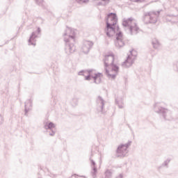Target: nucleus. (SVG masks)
Returning a JSON list of instances; mask_svg holds the SVG:
<instances>
[{"instance_id": "obj_1", "label": "nucleus", "mask_w": 178, "mask_h": 178, "mask_svg": "<svg viewBox=\"0 0 178 178\" xmlns=\"http://www.w3.org/2000/svg\"><path fill=\"white\" fill-rule=\"evenodd\" d=\"M106 33L108 37H113L114 35H116L118 44L122 42V33L119 29V26H106Z\"/></svg>"}, {"instance_id": "obj_2", "label": "nucleus", "mask_w": 178, "mask_h": 178, "mask_svg": "<svg viewBox=\"0 0 178 178\" xmlns=\"http://www.w3.org/2000/svg\"><path fill=\"white\" fill-rule=\"evenodd\" d=\"M106 74L108 79L112 80L116 79L118 74H119V66L112 63L109 65L106 66Z\"/></svg>"}, {"instance_id": "obj_3", "label": "nucleus", "mask_w": 178, "mask_h": 178, "mask_svg": "<svg viewBox=\"0 0 178 178\" xmlns=\"http://www.w3.org/2000/svg\"><path fill=\"white\" fill-rule=\"evenodd\" d=\"M122 26H124V27H129L131 33H134V31H138V27H137V24H136L131 19L124 20L122 22Z\"/></svg>"}, {"instance_id": "obj_4", "label": "nucleus", "mask_w": 178, "mask_h": 178, "mask_svg": "<svg viewBox=\"0 0 178 178\" xmlns=\"http://www.w3.org/2000/svg\"><path fill=\"white\" fill-rule=\"evenodd\" d=\"M90 77H92V79H94L95 83L96 84H99V83H101V80L102 79V74L97 73L95 70H92L89 72V76H86V80H90Z\"/></svg>"}, {"instance_id": "obj_5", "label": "nucleus", "mask_w": 178, "mask_h": 178, "mask_svg": "<svg viewBox=\"0 0 178 178\" xmlns=\"http://www.w3.org/2000/svg\"><path fill=\"white\" fill-rule=\"evenodd\" d=\"M118 24V17L115 13H111L108 15L106 20V26H115Z\"/></svg>"}, {"instance_id": "obj_6", "label": "nucleus", "mask_w": 178, "mask_h": 178, "mask_svg": "<svg viewBox=\"0 0 178 178\" xmlns=\"http://www.w3.org/2000/svg\"><path fill=\"white\" fill-rule=\"evenodd\" d=\"M127 148H128L127 145H120L118 148L117 152L118 154H122V155H124V152L127 151Z\"/></svg>"}, {"instance_id": "obj_7", "label": "nucleus", "mask_w": 178, "mask_h": 178, "mask_svg": "<svg viewBox=\"0 0 178 178\" xmlns=\"http://www.w3.org/2000/svg\"><path fill=\"white\" fill-rule=\"evenodd\" d=\"M115 60V56L113 54L106 56L104 58L105 63H109V62H113Z\"/></svg>"}, {"instance_id": "obj_8", "label": "nucleus", "mask_w": 178, "mask_h": 178, "mask_svg": "<svg viewBox=\"0 0 178 178\" xmlns=\"http://www.w3.org/2000/svg\"><path fill=\"white\" fill-rule=\"evenodd\" d=\"M45 127H46V129H47V127L48 129H54V127H55V124H54V123H52V122H49V123L46 124Z\"/></svg>"}, {"instance_id": "obj_9", "label": "nucleus", "mask_w": 178, "mask_h": 178, "mask_svg": "<svg viewBox=\"0 0 178 178\" xmlns=\"http://www.w3.org/2000/svg\"><path fill=\"white\" fill-rule=\"evenodd\" d=\"M35 35V33H33L32 34V36H31V39H30V41H31V40H33V38L34 37Z\"/></svg>"}, {"instance_id": "obj_10", "label": "nucleus", "mask_w": 178, "mask_h": 178, "mask_svg": "<svg viewBox=\"0 0 178 178\" xmlns=\"http://www.w3.org/2000/svg\"><path fill=\"white\" fill-rule=\"evenodd\" d=\"M131 54H137V51H134V50H132L131 51Z\"/></svg>"}, {"instance_id": "obj_11", "label": "nucleus", "mask_w": 178, "mask_h": 178, "mask_svg": "<svg viewBox=\"0 0 178 178\" xmlns=\"http://www.w3.org/2000/svg\"><path fill=\"white\" fill-rule=\"evenodd\" d=\"M36 33H37V34H40V29H38V31H37Z\"/></svg>"}, {"instance_id": "obj_12", "label": "nucleus", "mask_w": 178, "mask_h": 178, "mask_svg": "<svg viewBox=\"0 0 178 178\" xmlns=\"http://www.w3.org/2000/svg\"><path fill=\"white\" fill-rule=\"evenodd\" d=\"M71 32H72L73 34H74V31H71Z\"/></svg>"}, {"instance_id": "obj_13", "label": "nucleus", "mask_w": 178, "mask_h": 178, "mask_svg": "<svg viewBox=\"0 0 178 178\" xmlns=\"http://www.w3.org/2000/svg\"><path fill=\"white\" fill-rule=\"evenodd\" d=\"M134 1H137V0H134Z\"/></svg>"}]
</instances>
